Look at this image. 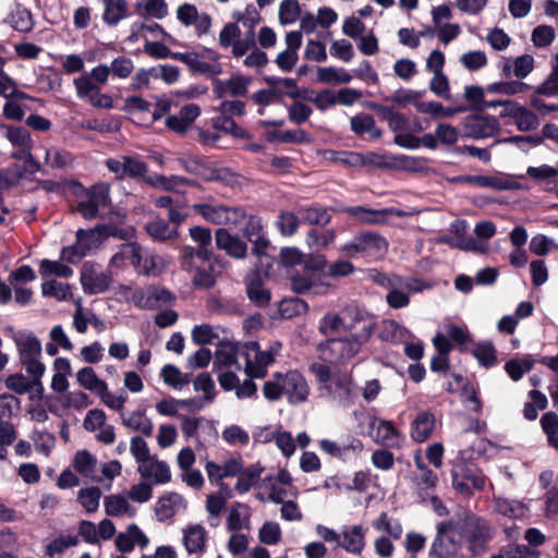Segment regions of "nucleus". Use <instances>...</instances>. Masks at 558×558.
<instances>
[{
	"label": "nucleus",
	"instance_id": "nucleus-1",
	"mask_svg": "<svg viewBox=\"0 0 558 558\" xmlns=\"http://www.w3.org/2000/svg\"><path fill=\"white\" fill-rule=\"evenodd\" d=\"M374 326L375 324L372 322L364 323L355 333L342 338H328L319 347L329 353L331 363H347L356 356L362 347L368 342Z\"/></svg>",
	"mask_w": 558,
	"mask_h": 558
},
{
	"label": "nucleus",
	"instance_id": "nucleus-2",
	"mask_svg": "<svg viewBox=\"0 0 558 558\" xmlns=\"http://www.w3.org/2000/svg\"><path fill=\"white\" fill-rule=\"evenodd\" d=\"M457 522L458 536L468 544L470 556L476 557L485 553L494 536L489 522L475 514L465 515Z\"/></svg>",
	"mask_w": 558,
	"mask_h": 558
},
{
	"label": "nucleus",
	"instance_id": "nucleus-3",
	"mask_svg": "<svg viewBox=\"0 0 558 558\" xmlns=\"http://www.w3.org/2000/svg\"><path fill=\"white\" fill-rule=\"evenodd\" d=\"M388 246L387 239L378 232L361 231L347 242L341 251L349 258L361 256L368 260H379L386 255Z\"/></svg>",
	"mask_w": 558,
	"mask_h": 558
},
{
	"label": "nucleus",
	"instance_id": "nucleus-4",
	"mask_svg": "<svg viewBox=\"0 0 558 558\" xmlns=\"http://www.w3.org/2000/svg\"><path fill=\"white\" fill-rule=\"evenodd\" d=\"M462 538L458 536V522L445 520L437 524V533L429 549L432 558H448L458 555Z\"/></svg>",
	"mask_w": 558,
	"mask_h": 558
},
{
	"label": "nucleus",
	"instance_id": "nucleus-5",
	"mask_svg": "<svg viewBox=\"0 0 558 558\" xmlns=\"http://www.w3.org/2000/svg\"><path fill=\"white\" fill-rule=\"evenodd\" d=\"M274 378L283 383V395L292 404H299L306 401L310 395V387L305 377L296 369L289 371L284 375L275 373Z\"/></svg>",
	"mask_w": 558,
	"mask_h": 558
},
{
	"label": "nucleus",
	"instance_id": "nucleus-6",
	"mask_svg": "<svg viewBox=\"0 0 558 558\" xmlns=\"http://www.w3.org/2000/svg\"><path fill=\"white\" fill-rule=\"evenodd\" d=\"M462 129L464 137L478 140L495 136L500 130V124L494 116L475 113L464 120Z\"/></svg>",
	"mask_w": 558,
	"mask_h": 558
},
{
	"label": "nucleus",
	"instance_id": "nucleus-7",
	"mask_svg": "<svg viewBox=\"0 0 558 558\" xmlns=\"http://www.w3.org/2000/svg\"><path fill=\"white\" fill-rule=\"evenodd\" d=\"M179 163L187 173L194 174L204 181L211 182L223 180L221 175L222 169L215 167L206 157L180 158Z\"/></svg>",
	"mask_w": 558,
	"mask_h": 558
},
{
	"label": "nucleus",
	"instance_id": "nucleus-8",
	"mask_svg": "<svg viewBox=\"0 0 558 558\" xmlns=\"http://www.w3.org/2000/svg\"><path fill=\"white\" fill-rule=\"evenodd\" d=\"M371 429L376 428L375 441L386 447L399 448L403 437L391 421L372 416L368 423Z\"/></svg>",
	"mask_w": 558,
	"mask_h": 558
},
{
	"label": "nucleus",
	"instance_id": "nucleus-9",
	"mask_svg": "<svg viewBox=\"0 0 558 558\" xmlns=\"http://www.w3.org/2000/svg\"><path fill=\"white\" fill-rule=\"evenodd\" d=\"M245 289L248 300L255 306L264 308L269 305L271 293L268 289L264 288L259 268H256L245 277Z\"/></svg>",
	"mask_w": 558,
	"mask_h": 558
},
{
	"label": "nucleus",
	"instance_id": "nucleus-10",
	"mask_svg": "<svg viewBox=\"0 0 558 558\" xmlns=\"http://www.w3.org/2000/svg\"><path fill=\"white\" fill-rule=\"evenodd\" d=\"M215 244L218 250L225 251L228 256L235 259L244 258L247 253L246 243L225 228L216 230Z\"/></svg>",
	"mask_w": 558,
	"mask_h": 558
},
{
	"label": "nucleus",
	"instance_id": "nucleus-11",
	"mask_svg": "<svg viewBox=\"0 0 558 558\" xmlns=\"http://www.w3.org/2000/svg\"><path fill=\"white\" fill-rule=\"evenodd\" d=\"M436 425L435 414L429 411H420L411 423V437L415 442L426 441L433 434Z\"/></svg>",
	"mask_w": 558,
	"mask_h": 558
},
{
	"label": "nucleus",
	"instance_id": "nucleus-12",
	"mask_svg": "<svg viewBox=\"0 0 558 558\" xmlns=\"http://www.w3.org/2000/svg\"><path fill=\"white\" fill-rule=\"evenodd\" d=\"M351 131L356 136L368 135V140L376 141L381 138L383 131L376 125L375 119L368 113H359L350 119Z\"/></svg>",
	"mask_w": 558,
	"mask_h": 558
},
{
	"label": "nucleus",
	"instance_id": "nucleus-13",
	"mask_svg": "<svg viewBox=\"0 0 558 558\" xmlns=\"http://www.w3.org/2000/svg\"><path fill=\"white\" fill-rule=\"evenodd\" d=\"M81 283L87 294L102 293L110 288V277L104 272L95 275L85 263L81 272Z\"/></svg>",
	"mask_w": 558,
	"mask_h": 558
},
{
	"label": "nucleus",
	"instance_id": "nucleus-14",
	"mask_svg": "<svg viewBox=\"0 0 558 558\" xmlns=\"http://www.w3.org/2000/svg\"><path fill=\"white\" fill-rule=\"evenodd\" d=\"M193 209L206 221L214 225H225L230 221V213L235 211L233 207L225 205H211L207 203L194 204Z\"/></svg>",
	"mask_w": 558,
	"mask_h": 558
},
{
	"label": "nucleus",
	"instance_id": "nucleus-15",
	"mask_svg": "<svg viewBox=\"0 0 558 558\" xmlns=\"http://www.w3.org/2000/svg\"><path fill=\"white\" fill-rule=\"evenodd\" d=\"M298 213L304 225L325 227L331 221L328 209L318 203L300 206Z\"/></svg>",
	"mask_w": 558,
	"mask_h": 558
},
{
	"label": "nucleus",
	"instance_id": "nucleus-16",
	"mask_svg": "<svg viewBox=\"0 0 558 558\" xmlns=\"http://www.w3.org/2000/svg\"><path fill=\"white\" fill-rule=\"evenodd\" d=\"M211 126L216 131L223 132L239 140H251L252 134L244 128L240 126L231 117L219 113L210 119Z\"/></svg>",
	"mask_w": 558,
	"mask_h": 558
},
{
	"label": "nucleus",
	"instance_id": "nucleus-17",
	"mask_svg": "<svg viewBox=\"0 0 558 558\" xmlns=\"http://www.w3.org/2000/svg\"><path fill=\"white\" fill-rule=\"evenodd\" d=\"M138 472L143 477H153L155 484H166L171 481L169 465L156 457L145 465L138 466Z\"/></svg>",
	"mask_w": 558,
	"mask_h": 558
},
{
	"label": "nucleus",
	"instance_id": "nucleus-18",
	"mask_svg": "<svg viewBox=\"0 0 558 558\" xmlns=\"http://www.w3.org/2000/svg\"><path fill=\"white\" fill-rule=\"evenodd\" d=\"M145 231L154 240L166 242L168 240H177L179 230L177 227H170L169 222L162 218H157L145 225Z\"/></svg>",
	"mask_w": 558,
	"mask_h": 558
},
{
	"label": "nucleus",
	"instance_id": "nucleus-19",
	"mask_svg": "<svg viewBox=\"0 0 558 558\" xmlns=\"http://www.w3.org/2000/svg\"><path fill=\"white\" fill-rule=\"evenodd\" d=\"M124 248L130 250V260L133 267L141 274L146 276L155 275L156 263L154 257L142 256V247L136 242H130L123 245Z\"/></svg>",
	"mask_w": 558,
	"mask_h": 558
},
{
	"label": "nucleus",
	"instance_id": "nucleus-20",
	"mask_svg": "<svg viewBox=\"0 0 558 558\" xmlns=\"http://www.w3.org/2000/svg\"><path fill=\"white\" fill-rule=\"evenodd\" d=\"M183 543L189 554L205 550L206 531L202 525H191L184 531Z\"/></svg>",
	"mask_w": 558,
	"mask_h": 558
},
{
	"label": "nucleus",
	"instance_id": "nucleus-21",
	"mask_svg": "<svg viewBox=\"0 0 558 558\" xmlns=\"http://www.w3.org/2000/svg\"><path fill=\"white\" fill-rule=\"evenodd\" d=\"M76 379L82 387L92 391L96 396L101 395V392H107V383L98 378L94 368L90 366L81 368L76 374Z\"/></svg>",
	"mask_w": 558,
	"mask_h": 558
},
{
	"label": "nucleus",
	"instance_id": "nucleus-22",
	"mask_svg": "<svg viewBox=\"0 0 558 558\" xmlns=\"http://www.w3.org/2000/svg\"><path fill=\"white\" fill-rule=\"evenodd\" d=\"M173 300L172 293L167 289L149 287L145 298L136 302V306L146 310H156L161 304L170 303Z\"/></svg>",
	"mask_w": 558,
	"mask_h": 558
},
{
	"label": "nucleus",
	"instance_id": "nucleus-23",
	"mask_svg": "<svg viewBox=\"0 0 558 558\" xmlns=\"http://www.w3.org/2000/svg\"><path fill=\"white\" fill-rule=\"evenodd\" d=\"M471 354L477 360L481 366L487 369L498 363L497 350L490 340L477 342L472 349Z\"/></svg>",
	"mask_w": 558,
	"mask_h": 558
},
{
	"label": "nucleus",
	"instance_id": "nucleus-24",
	"mask_svg": "<svg viewBox=\"0 0 558 558\" xmlns=\"http://www.w3.org/2000/svg\"><path fill=\"white\" fill-rule=\"evenodd\" d=\"M308 304L298 296L284 298L278 304V311L283 319H292L308 312Z\"/></svg>",
	"mask_w": 558,
	"mask_h": 558
},
{
	"label": "nucleus",
	"instance_id": "nucleus-25",
	"mask_svg": "<svg viewBox=\"0 0 558 558\" xmlns=\"http://www.w3.org/2000/svg\"><path fill=\"white\" fill-rule=\"evenodd\" d=\"M14 341L17 347L20 362L27 359H40L41 343L34 333L27 335L25 339L14 337Z\"/></svg>",
	"mask_w": 558,
	"mask_h": 558
},
{
	"label": "nucleus",
	"instance_id": "nucleus-26",
	"mask_svg": "<svg viewBox=\"0 0 558 558\" xmlns=\"http://www.w3.org/2000/svg\"><path fill=\"white\" fill-rule=\"evenodd\" d=\"M105 3V11L102 20L106 24L113 26L121 20L129 16L128 2L125 0H102Z\"/></svg>",
	"mask_w": 558,
	"mask_h": 558
},
{
	"label": "nucleus",
	"instance_id": "nucleus-27",
	"mask_svg": "<svg viewBox=\"0 0 558 558\" xmlns=\"http://www.w3.org/2000/svg\"><path fill=\"white\" fill-rule=\"evenodd\" d=\"M263 472L264 468L260 465V463H255L245 469H242L235 484V490L239 494L247 493L251 487L259 481Z\"/></svg>",
	"mask_w": 558,
	"mask_h": 558
},
{
	"label": "nucleus",
	"instance_id": "nucleus-28",
	"mask_svg": "<svg viewBox=\"0 0 558 558\" xmlns=\"http://www.w3.org/2000/svg\"><path fill=\"white\" fill-rule=\"evenodd\" d=\"M509 114L514 119L520 131H532L539 125L538 117L525 107L514 105Z\"/></svg>",
	"mask_w": 558,
	"mask_h": 558
},
{
	"label": "nucleus",
	"instance_id": "nucleus-29",
	"mask_svg": "<svg viewBox=\"0 0 558 558\" xmlns=\"http://www.w3.org/2000/svg\"><path fill=\"white\" fill-rule=\"evenodd\" d=\"M535 360L531 354L524 355L521 360L511 359L505 363V371L513 381H519L525 373L532 371Z\"/></svg>",
	"mask_w": 558,
	"mask_h": 558
},
{
	"label": "nucleus",
	"instance_id": "nucleus-30",
	"mask_svg": "<svg viewBox=\"0 0 558 558\" xmlns=\"http://www.w3.org/2000/svg\"><path fill=\"white\" fill-rule=\"evenodd\" d=\"M95 231L98 233V238H100L102 242L109 238L129 241L135 235L134 228L131 227L123 229L113 222L97 225L95 227Z\"/></svg>",
	"mask_w": 558,
	"mask_h": 558
},
{
	"label": "nucleus",
	"instance_id": "nucleus-31",
	"mask_svg": "<svg viewBox=\"0 0 558 558\" xmlns=\"http://www.w3.org/2000/svg\"><path fill=\"white\" fill-rule=\"evenodd\" d=\"M339 545L352 554H361L365 546V538L361 525H354L343 533V539Z\"/></svg>",
	"mask_w": 558,
	"mask_h": 558
},
{
	"label": "nucleus",
	"instance_id": "nucleus-32",
	"mask_svg": "<svg viewBox=\"0 0 558 558\" xmlns=\"http://www.w3.org/2000/svg\"><path fill=\"white\" fill-rule=\"evenodd\" d=\"M301 223L302 220L298 211H281L276 221L278 230L283 236L293 235Z\"/></svg>",
	"mask_w": 558,
	"mask_h": 558
},
{
	"label": "nucleus",
	"instance_id": "nucleus-33",
	"mask_svg": "<svg viewBox=\"0 0 558 558\" xmlns=\"http://www.w3.org/2000/svg\"><path fill=\"white\" fill-rule=\"evenodd\" d=\"M343 211L356 218L360 222L368 225L380 222L386 214V210H375L363 206L348 207Z\"/></svg>",
	"mask_w": 558,
	"mask_h": 558
},
{
	"label": "nucleus",
	"instance_id": "nucleus-34",
	"mask_svg": "<svg viewBox=\"0 0 558 558\" xmlns=\"http://www.w3.org/2000/svg\"><path fill=\"white\" fill-rule=\"evenodd\" d=\"M123 424L134 430L141 432L146 437H150L153 434V423L145 415L144 410L132 412L128 418H123Z\"/></svg>",
	"mask_w": 558,
	"mask_h": 558
},
{
	"label": "nucleus",
	"instance_id": "nucleus-35",
	"mask_svg": "<svg viewBox=\"0 0 558 558\" xmlns=\"http://www.w3.org/2000/svg\"><path fill=\"white\" fill-rule=\"evenodd\" d=\"M125 178L142 179L148 171V165L138 155L123 156Z\"/></svg>",
	"mask_w": 558,
	"mask_h": 558
},
{
	"label": "nucleus",
	"instance_id": "nucleus-36",
	"mask_svg": "<svg viewBox=\"0 0 558 558\" xmlns=\"http://www.w3.org/2000/svg\"><path fill=\"white\" fill-rule=\"evenodd\" d=\"M468 105V110L474 111L475 113L483 112V101H484V88L480 85H466L464 87L463 95Z\"/></svg>",
	"mask_w": 558,
	"mask_h": 558
},
{
	"label": "nucleus",
	"instance_id": "nucleus-37",
	"mask_svg": "<svg viewBox=\"0 0 558 558\" xmlns=\"http://www.w3.org/2000/svg\"><path fill=\"white\" fill-rule=\"evenodd\" d=\"M41 292L44 296H52L58 301H66L72 296L71 286L56 280L45 281L41 284Z\"/></svg>",
	"mask_w": 558,
	"mask_h": 558
},
{
	"label": "nucleus",
	"instance_id": "nucleus-38",
	"mask_svg": "<svg viewBox=\"0 0 558 558\" xmlns=\"http://www.w3.org/2000/svg\"><path fill=\"white\" fill-rule=\"evenodd\" d=\"M11 26L20 33H28L34 27L33 15L29 10L25 8H17L10 15Z\"/></svg>",
	"mask_w": 558,
	"mask_h": 558
},
{
	"label": "nucleus",
	"instance_id": "nucleus-39",
	"mask_svg": "<svg viewBox=\"0 0 558 558\" xmlns=\"http://www.w3.org/2000/svg\"><path fill=\"white\" fill-rule=\"evenodd\" d=\"M86 196L88 199L94 201L97 207H107L111 204L110 198V185L105 182H99L92 185L86 190Z\"/></svg>",
	"mask_w": 558,
	"mask_h": 558
},
{
	"label": "nucleus",
	"instance_id": "nucleus-40",
	"mask_svg": "<svg viewBox=\"0 0 558 558\" xmlns=\"http://www.w3.org/2000/svg\"><path fill=\"white\" fill-rule=\"evenodd\" d=\"M135 8L143 17L150 16L160 20L168 14V8L165 0H147L144 5L137 3Z\"/></svg>",
	"mask_w": 558,
	"mask_h": 558
},
{
	"label": "nucleus",
	"instance_id": "nucleus-41",
	"mask_svg": "<svg viewBox=\"0 0 558 558\" xmlns=\"http://www.w3.org/2000/svg\"><path fill=\"white\" fill-rule=\"evenodd\" d=\"M100 497L101 492L99 487L92 486L82 488L78 492L77 500L88 513H92L98 509Z\"/></svg>",
	"mask_w": 558,
	"mask_h": 558
},
{
	"label": "nucleus",
	"instance_id": "nucleus-42",
	"mask_svg": "<svg viewBox=\"0 0 558 558\" xmlns=\"http://www.w3.org/2000/svg\"><path fill=\"white\" fill-rule=\"evenodd\" d=\"M529 88L530 86L523 82L510 81L492 83L487 85L486 90L488 93L517 95L526 92Z\"/></svg>",
	"mask_w": 558,
	"mask_h": 558
},
{
	"label": "nucleus",
	"instance_id": "nucleus-43",
	"mask_svg": "<svg viewBox=\"0 0 558 558\" xmlns=\"http://www.w3.org/2000/svg\"><path fill=\"white\" fill-rule=\"evenodd\" d=\"M39 274L44 278L51 275L60 278H70L73 275V270L71 267L59 262L43 259L39 266Z\"/></svg>",
	"mask_w": 558,
	"mask_h": 558
},
{
	"label": "nucleus",
	"instance_id": "nucleus-44",
	"mask_svg": "<svg viewBox=\"0 0 558 558\" xmlns=\"http://www.w3.org/2000/svg\"><path fill=\"white\" fill-rule=\"evenodd\" d=\"M238 349L231 342L221 341L215 353V364L219 366H231L236 363Z\"/></svg>",
	"mask_w": 558,
	"mask_h": 558
},
{
	"label": "nucleus",
	"instance_id": "nucleus-45",
	"mask_svg": "<svg viewBox=\"0 0 558 558\" xmlns=\"http://www.w3.org/2000/svg\"><path fill=\"white\" fill-rule=\"evenodd\" d=\"M76 242L81 248L85 252L86 256L94 248H98L102 241L98 238V233L95 231V227L88 230L78 229L76 231Z\"/></svg>",
	"mask_w": 558,
	"mask_h": 558
},
{
	"label": "nucleus",
	"instance_id": "nucleus-46",
	"mask_svg": "<svg viewBox=\"0 0 558 558\" xmlns=\"http://www.w3.org/2000/svg\"><path fill=\"white\" fill-rule=\"evenodd\" d=\"M342 327L345 331L352 328L351 326H344L342 318L338 314L327 313L319 322V331L326 336L327 339L331 335L340 331Z\"/></svg>",
	"mask_w": 558,
	"mask_h": 558
},
{
	"label": "nucleus",
	"instance_id": "nucleus-47",
	"mask_svg": "<svg viewBox=\"0 0 558 558\" xmlns=\"http://www.w3.org/2000/svg\"><path fill=\"white\" fill-rule=\"evenodd\" d=\"M300 14L301 8L296 0H283L279 5V21L282 25L296 22Z\"/></svg>",
	"mask_w": 558,
	"mask_h": 558
},
{
	"label": "nucleus",
	"instance_id": "nucleus-48",
	"mask_svg": "<svg viewBox=\"0 0 558 558\" xmlns=\"http://www.w3.org/2000/svg\"><path fill=\"white\" fill-rule=\"evenodd\" d=\"M425 93V90L399 88L390 97H385L384 100L396 102L399 106H405L407 104H413L415 106V102H420L418 99H421Z\"/></svg>",
	"mask_w": 558,
	"mask_h": 558
},
{
	"label": "nucleus",
	"instance_id": "nucleus-49",
	"mask_svg": "<svg viewBox=\"0 0 558 558\" xmlns=\"http://www.w3.org/2000/svg\"><path fill=\"white\" fill-rule=\"evenodd\" d=\"M281 529L277 522L266 521L258 532L260 543L265 545H276L281 541Z\"/></svg>",
	"mask_w": 558,
	"mask_h": 558
},
{
	"label": "nucleus",
	"instance_id": "nucleus-50",
	"mask_svg": "<svg viewBox=\"0 0 558 558\" xmlns=\"http://www.w3.org/2000/svg\"><path fill=\"white\" fill-rule=\"evenodd\" d=\"M158 182H159V189L165 190V191L177 192V193L182 192L181 187L184 185H189L192 187L197 185L193 179H189V178H184V177H180V175H170V177L162 175V177L158 178Z\"/></svg>",
	"mask_w": 558,
	"mask_h": 558
},
{
	"label": "nucleus",
	"instance_id": "nucleus-51",
	"mask_svg": "<svg viewBox=\"0 0 558 558\" xmlns=\"http://www.w3.org/2000/svg\"><path fill=\"white\" fill-rule=\"evenodd\" d=\"M77 544L78 536L76 535L59 536L46 546L45 554L52 558L54 555L62 554L66 548Z\"/></svg>",
	"mask_w": 558,
	"mask_h": 558
},
{
	"label": "nucleus",
	"instance_id": "nucleus-52",
	"mask_svg": "<svg viewBox=\"0 0 558 558\" xmlns=\"http://www.w3.org/2000/svg\"><path fill=\"white\" fill-rule=\"evenodd\" d=\"M129 508V501L121 495H110L105 499V511L108 515H123L128 512Z\"/></svg>",
	"mask_w": 558,
	"mask_h": 558
},
{
	"label": "nucleus",
	"instance_id": "nucleus-53",
	"mask_svg": "<svg viewBox=\"0 0 558 558\" xmlns=\"http://www.w3.org/2000/svg\"><path fill=\"white\" fill-rule=\"evenodd\" d=\"M96 463V458L89 451L81 450L77 451L74 457L73 468L81 475H88L90 472H93Z\"/></svg>",
	"mask_w": 558,
	"mask_h": 558
},
{
	"label": "nucleus",
	"instance_id": "nucleus-54",
	"mask_svg": "<svg viewBox=\"0 0 558 558\" xmlns=\"http://www.w3.org/2000/svg\"><path fill=\"white\" fill-rule=\"evenodd\" d=\"M252 80L244 75H232L227 80V88H229V95L231 97H245L248 93V86Z\"/></svg>",
	"mask_w": 558,
	"mask_h": 558
},
{
	"label": "nucleus",
	"instance_id": "nucleus-55",
	"mask_svg": "<svg viewBox=\"0 0 558 558\" xmlns=\"http://www.w3.org/2000/svg\"><path fill=\"white\" fill-rule=\"evenodd\" d=\"M415 464L417 469L423 471V474L416 481L417 489L433 490L436 487L438 481L437 474L421 461L420 456L415 457Z\"/></svg>",
	"mask_w": 558,
	"mask_h": 558
},
{
	"label": "nucleus",
	"instance_id": "nucleus-56",
	"mask_svg": "<svg viewBox=\"0 0 558 558\" xmlns=\"http://www.w3.org/2000/svg\"><path fill=\"white\" fill-rule=\"evenodd\" d=\"M541 426L547 436L548 445L551 446L558 439V414L553 411L543 414Z\"/></svg>",
	"mask_w": 558,
	"mask_h": 558
},
{
	"label": "nucleus",
	"instance_id": "nucleus-57",
	"mask_svg": "<svg viewBox=\"0 0 558 558\" xmlns=\"http://www.w3.org/2000/svg\"><path fill=\"white\" fill-rule=\"evenodd\" d=\"M556 36L555 28L550 25H538L532 32V41L538 48L551 45Z\"/></svg>",
	"mask_w": 558,
	"mask_h": 558
},
{
	"label": "nucleus",
	"instance_id": "nucleus-58",
	"mask_svg": "<svg viewBox=\"0 0 558 558\" xmlns=\"http://www.w3.org/2000/svg\"><path fill=\"white\" fill-rule=\"evenodd\" d=\"M429 89L445 100L451 99L449 80L444 72L434 73L429 82Z\"/></svg>",
	"mask_w": 558,
	"mask_h": 558
},
{
	"label": "nucleus",
	"instance_id": "nucleus-59",
	"mask_svg": "<svg viewBox=\"0 0 558 558\" xmlns=\"http://www.w3.org/2000/svg\"><path fill=\"white\" fill-rule=\"evenodd\" d=\"M130 449L135 460L142 463V465L147 464L154 459L149 453L147 442L140 436L132 437Z\"/></svg>",
	"mask_w": 558,
	"mask_h": 558
},
{
	"label": "nucleus",
	"instance_id": "nucleus-60",
	"mask_svg": "<svg viewBox=\"0 0 558 558\" xmlns=\"http://www.w3.org/2000/svg\"><path fill=\"white\" fill-rule=\"evenodd\" d=\"M497 511L508 518H518L522 515L524 505L517 500H509L506 498L496 499Z\"/></svg>",
	"mask_w": 558,
	"mask_h": 558
},
{
	"label": "nucleus",
	"instance_id": "nucleus-61",
	"mask_svg": "<svg viewBox=\"0 0 558 558\" xmlns=\"http://www.w3.org/2000/svg\"><path fill=\"white\" fill-rule=\"evenodd\" d=\"M458 466L460 469L459 475H462L469 485L471 484V488L478 492L484 489L486 478L482 472L474 471L472 468L465 464H460Z\"/></svg>",
	"mask_w": 558,
	"mask_h": 558
},
{
	"label": "nucleus",
	"instance_id": "nucleus-62",
	"mask_svg": "<svg viewBox=\"0 0 558 558\" xmlns=\"http://www.w3.org/2000/svg\"><path fill=\"white\" fill-rule=\"evenodd\" d=\"M218 113H222L225 116L231 118H241L246 114V105L242 100H223L216 108Z\"/></svg>",
	"mask_w": 558,
	"mask_h": 558
},
{
	"label": "nucleus",
	"instance_id": "nucleus-63",
	"mask_svg": "<svg viewBox=\"0 0 558 558\" xmlns=\"http://www.w3.org/2000/svg\"><path fill=\"white\" fill-rule=\"evenodd\" d=\"M526 174L533 181L537 183H543L551 179L558 178V169L548 165H542L539 167H529L526 170Z\"/></svg>",
	"mask_w": 558,
	"mask_h": 558
},
{
	"label": "nucleus",
	"instance_id": "nucleus-64",
	"mask_svg": "<svg viewBox=\"0 0 558 558\" xmlns=\"http://www.w3.org/2000/svg\"><path fill=\"white\" fill-rule=\"evenodd\" d=\"M312 113V108L300 101H294L288 107L289 120L298 125L306 122Z\"/></svg>",
	"mask_w": 558,
	"mask_h": 558
}]
</instances>
